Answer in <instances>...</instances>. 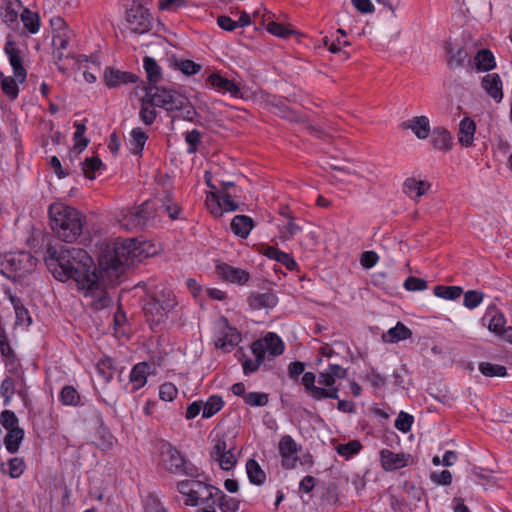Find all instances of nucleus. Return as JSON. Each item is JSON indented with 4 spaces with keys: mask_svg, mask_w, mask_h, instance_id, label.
Listing matches in <instances>:
<instances>
[{
    "mask_svg": "<svg viewBox=\"0 0 512 512\" xmlns=\"http://www.w3.org/2000/svg\"><path fill=\"white\" fill-rule=\"evenodd\" d=\"M217 504L222 512H237L240 501L234 497L225 495L222 491L217 496Z\"/></svg>",
    "mask_w": 512,
    "mask_h": 512,
    "instance_id": "nucleus-48",
    "label": "nucleus"
},
{
    "mask_svg": "<svg viewBox=\"0 0 512 512\" xmlns=\"http://www.w3.org/2000/svg\"><path fill=\"white\" fill-rule=\"evenodd\" d=\"M208 83L215 88L218 92L230 93L233 97H238L240 94V87L233 81L222 77L218 73H212L208 77Z\"/></svg>",
    "mask_w": 512,
    "mask_h": 512,
    "instance_id": "nucleus-24",
    "label": "nucleus"
},
{
    "mask_svg": "<svg viewBox=\"0 0 512 512\" xmlns=\"http://www.w3.org/2000/svg\"><path fill=\"white\" fill-rule=\"evenodd\" d=\"M75 132H74V150H77L79 153L82 152L88 145L89 140L85 137L86 125L82 122L74 123Z\"/></svg>",
    "mask_w": 512,
    "mask_h": 512,
    "instance_id": "nucleus-44",
    "label": "nucleus"
},
{
    "mask_svg": "<svg viewBox=\"0 0 512 512\" xmlns=\"http://www.w3.org/2000/svg\"><path fill=\"white\" fill-rule=\"evenodd\" d=\"M474 64L478 71L488 72L496 67L493 53L489 49H480L474 57Z\"/></svg>",
    "mask_w": 512,
    "mask_h": 512,
    "instance_id": "nucleus-29",
    "label": "nucleus"
},
{
    "mask_svg": "<svg viewBox=\"0 0 512 512\" xmlns=\"http://www.w3.org/2000/svg\"><path fill=\"white\" fill-rule=\"evenodd\" d=\"M431 143L436 150L448 152L453 145L451 133L443 126L434 127L431 132Z\"/></svg>",
    "mask_w": 512,
    "mask_h": 512,
    "instance_id": "nucleus-21",
    "label": "nucleus"
},
{
    "mask_svg": "<svg viewBox=\"0 0 512 512\" xmlns=\"http://www.w3.org/2000/svg\"><path fill=\"white\" fill-rule=\"evenodd\" d=\"M157 468L160 471L176 475L197 478L199 468L191 463L172 443L161 440L157 444Z\"/></svg>",
    "mask_w": 512,
    "mask_h": 512,
    "instance_id": "nucleus-5",
    "label": "nucleus"
},
{
    "mask_svg": "<svg viewBox=\"0 0 512 512\" xmlns=\"http://www.w3.org/2000/svg\"><path fill=\"white\" fill-rule=\"evenodd\" d=\"M177 490L186 497L187 506H199L197 512H216L217 496L221 490L201 480H182Z\"/></svg>",
    "mask_w": 512,
    "mask_h": 512,
    "instance_id": "nucleus-4",
    "label": "nucleus"
},
{
    "mask_svg": "<svg viewBox=\"0 0 512 512\" xmlns=\"http://www.w3.org/2000/svg\"><path fill=\"white\" fill-rule=\"evenodd\" d=\"M217 273L225 280L238 285L246 284L250 279V274L244 269L233 267L226 263L216 266Z\"/></svg>",
    "mask_w": 512,
    "mask_h": 512,
    "instance_id": "nucleus-18",
    "label": "nucleus"
},
{
    "mask_svg": "<svg viewBox=\"0 0 512 512\" xmlns=\"http://www.w3.org/2000/svg\"><path fill=\"white\" fill-rule=\"evenodd\" d=\"M177 306V300L171 290L163 289L154 295H148L143 304V312L149 327L154 332L162 331L168 314Z\"/></svg>",
    "mask_w": 512,
    "mask_h": 512,
    "instance_id": "nucleus-6",
    "label": "nucleus"
},
{
    "mask_svg": "<svg viewBox=\"0 0 512 512\" xmlns=\"http://www.w3.org/2000/svg\"><path fill=\"white\" fill-rule=\"evenodd\" d=\"M478 368L479 371L486 377H504L507 374V369L505 366L493 364L490 362H481Z\"/></svg>",
    "mask_w": 512,
    "mask_h": 512,
    "instance_id": "nucleus-45",
    "label": "nucleus"
},
{
    "mask_svg": "<svg viewBox=\"0 0 512 512\" xmlns=\"http://www.w3.org/2000/svg\"><path fill=\"white\" fill-rule=\"evenodd\" d=\"M0 423L7 431L20 428L18 418L11 410H4L0 415Z\"/></svg>",
    "mask_w": 512,
    "mask_h": 512,
    "instance_id": "nucleus-56",
    "label": "nucleus"
},
{
    "mask_svg": "<svg viewBox=\"0 0 512 512\" xmlns=\"http://www.w3.org/2000/svg\"><path fill=\"white\" fill-rule=\"evenodd\" d=\"M413 421H414V418L412 415L401 411L395 420V427L399 431H401L403 433H407L411 430Z\"/></svg>",
    "mask_w": 512,
    "mask_h": 512,
    "instance_id": "nucleus-55",
    "label": "nucleus"
},
{
    "mask_svg": "<svg viewBox=\"0 0 512 512\" xmlns=\"http://www.w3.org/2000/svg\"><path fill=\"white\" fill-rule=\"evenodd\" d=\"M213 446L210 457L217 462L222 470L229 471L233 469L237 463L236 447L223 436L216 437L212 440Z\"/></svg>",
    "mask_w": 512,
    "mask_h": 512,
    "instance_id": "nucleus-8",
    "label": "nucleus"
},
{
    "mask_svg": "<svg viewBox=\"0 0 512 512\" xmlns=\"http://www.w3.org/2000/svg\"><path fill=\"white\" fill-rule=\"evenodd\" d=\"M126 20L134 34H146L152 29V16L141 3L134 1L126 11Z\"/></svg>",
    "mask_w": 512,
    "mask_h": 512,
    "instance_id": "nucleus-9",
    "label": "nucleus"
},
{
    "mask_svg": "<svg viewBox=\"0 0 512 512\" xmlns=\"http://www.w3.org/2000/svg\"><path fill=\"white\" fill-rule=\"evenodd\" d=\"M145 95L156 107H160L168 112H173V108L176 107L177 101L182 94L176 90L155 85L146 86Z\"/></svg>",
    "mask_w": 512,
    "mask_h": 512,
    "instance_id": "nucleus-10",
    "label": "nucleus"
},
{
    "mask_svg": "<svg viewBox=\"0 0 512 512\" xmlns=\"http://www.w3.org/2000/svg\"><path fill=\"white\" fill-rule=\"evenodd\" d=\"M0 353L7 359L14 356L7 333L2 327H0Z\"/></svg>",
    "mask_w": 512,
    "mask_h": 512,
    "instance_id": "nucleus-63",
    "label": "nucleus"
},
{
    "mask_svg": "<svg viewBox=\"0 0 512 512\" xmlns=\"http://www.w3.org/2000/svg\"><path fill=\"white\" fill-rule=\"evenodd\" d=\"M143 67L147 75L148 86H155L160 82L162 79V71L154 58L145 56L143 58Z\"/></svg>",
    "mask_w": 512,
    "mask_h": 512,
    "instance_id": "nucleus-28",
    "label": "nucleus"
},
{
    "mask_svg": "<svg viewBox=\"0 0 512 512\" xmlns=\"http://www.w3.org/2000/svg\"><path fill=\"white\" fill-rule=\"evenodd\" d=\"M155 107V104H152L146 95L141 99L139 117L144 124L152 125L154 123L157 117Z\"/></svg>",
    "mask_w": 512,
    "mask_h": 512,
    "instance_id": "nucleus-36",
    "label": "nucleus"
},
{
    "mask_svg": "<svg viewBox=\"0 0 512 512\" xmlns=\"http://www.w3.org/2000/svg\"><path fill=\"white\" fill-rule=\"evenodd\" d=\"M144 249L141 242L135 238L116 239L107 243L98 257L100 269L108 277H118L125 268L135 261H141Z\"/></svg>",
    "mask_w": 512,
    "mask_h": 512,
    "instance_id": "nucleus-2",
    "label": "nucleus"
},
{
    "mask_svg": "<svg viewBox=\"0 0 512 512\" xmlns=\"http://www.w3.org/2000/svg\"><path fill=\"white\" fill-rule=\"evenodd\" d=\"M223 323L215 340V346L224 352H231L240 343L241 334L236 328L228 325L227 319L224 318Z\"/></svg>",
    "mask_w": 512,
    "mask_h": 512,
    "instance_id": "nucleus-15",
    "label": "nucleus"
},
{
    "mask_svg": "<svg viewBox=\"0 0 512 512\" xmlns=\"http://www.w3.org/2000/svg\"><path fill=\"white\" fill-rule=\"evenodd\" d=\"M224 407V401L221 396L211 395L202 405V417L211 418Z\"/></svg>",
    "mask_w": 512,
    "mask_h": 512,
    "instance_id": "nucleus-39",
    "label": "nucleus"
},
{
    "mask_svg": "<svg viewBox=\"0 0 512 512\" xmlns=\"http://www.w3.org/2000/svg\"><path fill=\"white\" fill-rule=\"evenodd\" d=\"M151 374V365L147 362L135 364L130 372L129 381L132 385V392H135L147 383V378Z\"/></svg>",
    "mask_w": 512,
    "mask_h": 512,
    "instance_id": "nucleus-20",
    "label": "nucleus"
},
{
    "mask_svg": "<svg viewBox=\"0 0 512 512\" xmlns=\"http://www.w3.org/2000/svg\"><path fill=\"white\" fill-rule=\"evenodd\" d=\"M177 68L185 75H194L197 74L201 70V65L195 63L192 60L186 59L181 60L177 64Z\"/></svg>",
    "mask_w": 512,
    "mask_h": 512,
    "instance_id": "nucleus-61",
    "label": "nucleus"
},
{
    "mask_svg": "<svg viewBox=\"0 0 512 512\" xmlns=\"http://www.w3.org/2000/svg\"><path fill=\"white\" fill-rule=\"evenodd\" d=\"M315 380L316 376L313 372H305L302 376V384L314 400L317 396L316 390L321 389V387L315 385Z\"/></svg>",
    "mask_w": 512,
    "mask_h": 512,
    "instance_id": "nucleus-57",
    "label": "nucleus"
},
{
    "mask_svg": "<svg viewBox=\"0 0 512 512\" xmlns=\"http://www.w3.org/2000/svg\"><path fill=\"white\" fill-rule=\"evenodd\" d=\"M209 211L219 217L223 212H232L238 209V204L231 199L228 193L210 192L206 200Z\"/></svg>",
    "mask_w": 512,
    "mask_h": 512,
    "instance_id": "nucleus-12",
    "label": "nucleus"
},
{
    "mask_svg": "<svg viewBox=\"0 0 512 512\" xmlns=\"http://www.w3.org/2000/svg\"><path fill=\"white\" fill-rule=\"evenodd\" d=\"M45 263L53 276L62 282L72 279L77 288L89 298L95 310L109 307L112 299L96 273L92 257L81 248H64L59 252L53 246L46 250Z\"/></svg>",
    "mask_w": 512,
    "mask_h": 512,
    "instance_id": "nucleus-1",
    "label": "nucleus"
},
{
    "mask_svg": "<svg viewBox=\"0 0 512 512\" xmlns=\"http://www.w3.org/2000/svg\"><path fill=\"white\" fill-rule=\"evenodd\" d=\"M9 300L16 314V323L29 326L32 323V319L28 309L23 305L21 299L16 295H10Z\"/></svg>",
    "mask_w": 512,
    "mask_h": 512,
    "instance_id": "nucleus-33",
    "label": "nucleus"
},
{
    "mask_svg": "<svg viewBox=\"0 0 512 512\" xmlns=\"http://www.w3.org/2000/svg\"><path fill=\"white\" fill-rule=\"evenodd\" d=\"M48 215L51 230L59 240L73 243L82 235L86 217L76 208L55 202L49 206Z\"/></svg>",
    "mask_w": 512,
    "mask_h": 512,
    "instance_id": "nucleus-3",
    "label": "nucleus"
},
{
    "mask_svg": "<svg viewBox=\"0 0 512 512\" xmlns=\"http://www.w3.org/2000/svg\"><path fill=\"white\" fill-rule=\"evenodd\" d=\"M25 470V462L18 457L12 458L9 461V475L12 478L20 477Z\"/></svg>",
    "mask_w": 512,
    "mask_h": 512,
    "instance_id": "nucleus-64",
    "label": "nucleus"
},
{
    "mask_svg": "<svg viewBox=\"0 0 512 512\" xmlns=\"http://www.w3.org/2000/svg\"><path fill=\"white\" fill-rule=\"evenodd\" d=\"M21 21L24 27L31 33L35 34L40 29V17L38 13L25 8L21 13Z\"/></svg>",
    "mask_w": 512,
    "mask_h": 512,
    "instance_id": "nucleus-41",
    "label": "nucleus"
},
{
    "mask_svg": "<svg viewBox=\"0 0 512 512\" xmlns=\"http://www.w3.org/2000/svg\"><path fill=\"white\" fill-rule=\"evenodd\" d=\"M59 401L65 406H78L81 396L74 386L66 385L59 393Z\"/></svg>",
    "mask_w": 512,
    "mask_h": 512,
    "instance_id": "nucleus-38",
    "label": "nucleus"
},
{
    "mask_svg": "<svg viewBox=\"0 0 512 512\" xmlns=\"http://www.w3.org/2000/svg\"><path fill=\"white\" fill-rule=\"evenodd\" d=\"M201 137V132L196 129L185 133V141L188 145V153L193 154L197 151L198 146L201 144Z\"/></svg>",
    "mask_w": 512,
    "mask_h": 512,
    "instance_id": "nucleus-54",
    "label": "nucleus"
},
{
    "mask_svg": "<svg viewBox=\"0 0 512 512\" xmlns=\"http://www.w3.org/2000/svg\"><path fill=\"white\" fill-rule=\"evenodd\" d=\"M4 51L8 56L9 63L13 69V74L19 83H23L26 80L27 72L23 66V59L21 57V51L16 47L12 41H7L4 47Z\"/></svg>",
    "mask_w": 512,
    "mask_h": 512,
    "instance_id": "nucleus-16",
    "label": "nucleus"
},
{
    "mask_svg": "<svg viewBox=\"0 0 512 512\" xmlns=\"http://www.w3.org/2000/svg\"><path fill=\"white\" fill-rule=\"evenodd\" d=\"M475 130V122L468 117L463 118L459 123L458 142L464 147L471 146L473 144Z\"/></svg>",
    "mask_w": 512,
    "mask_h": 512,
    "instance_id": "nucleus-25",
    "label": "nucleus"
},
{
    "mask_svg": "<svg viewBox=\"0 0 512 512\" xmlns=\"http://www.w3.org/2000/svg\"><path fill=\"white\" fill-rule=\"evenodd\" d=\"M24 438V430L22 428L9 430L5 436L4 444L8 452L16 453Z\"/></svg>",
    "mask_w": 512,
    "mask_h": 512,
    "instance_id": "nucleus-37",
    "label": "nucleus"
},
{
    "mask_svg": "<svg viewBox=\"0 0 512 512\" xmlns=\"http://www.w3.org/2000/svg\"><path fill=\"white\" fill-rule=\"evenodd\" d=\"M96 371L99 377L105 383L110 382L114 375V362L110 357L101 358L96 365Z\"/></svg>",
    "mask_w": 512,
    "mask_h": 512,
    "instance_id": "nucleus-42",
    "label": "nucleus"
},
{
    "mask_svg": "<svg viewBox=\"0 0 512 512\" xmlns=\"http://www.w3.org/2000/svg\"><path fill=\"white\" fill-rule=\"evenodd\" d=\"M154 205L145 201L141 205L132 208H123L117 214L119 225L126 231H142L150 226L155 218Z\"/></svg>",
    "mask_w": 512,
    "mask_h": 512,
    "instance_id": "nucleus-7",
    "label": "nucleus"
},
{
    "mask_svg": "<svg viewBox=\"0 0 512 512\" xmlns=\"http://www.w3.org/2000/svg\"><path fill=\"white\" fill-rule=\"evenodd\" d=\"M412 332L402 322H398L393 328H390L382 335V339L386 343H396L401 340L410 338Z\"/></svg>",
    "mask_w": 512,
    "mask_h": 512,
    "instance_id": "nucleus-30",
    "label": "nucleus"
},
{
    "mask_svg": "<svg viewBox=\"0 0 512 512\" xmlns=\"http://www.w3.org/2000/svg\"><path fill=\"white\" fill-rule=\"evenodd\" d=\"M484 294L480 291L469 290L464 294L463 305L468 309L478 307L483 301Z\"/></svg>",
    "mask_w": 512,
    "mask_h": 512,
    "instance_id": "nucleus-51",
    "label": "nucleus"
},
{
    "mask_svg": "<svg viewBox=\"0 0 512 512\" xmlns=\"http://www.w3.org/2000/svg\"><path fill=\"white\" fill-rule=\"evenodd\" d=\"M505 318L501 313L494 314L488 324V329L496 335H501L505 329Z\"/></svg>",
    "mask_w": 512,
    "mask_h": 512,
    "instance_id": "nucleus-60",
    "label": "nucleus"
},
{
    "mask_svg": "<svg viewBox=\"0 0 512 512\" xmlns=\"http://www.w3.org/2000/svg\"><path fill=\"white\" fill-rule=\"evenodd\" d=\"M248 305L254 310H260L263 308L270 309L277 305L278 297L272 291H266L264 293L252 294L247 299Z\"/></svg>",
    "mask_w": 512,
    "mask_h": 512,
    "instance_id": "nucleus-23",
    "label": "nucleus"
},
{
    "mask_svg": "<svg viewBox=\"0 0 512 512\" xmlns=\"http://www.w3.org/2000/svg\"><path fill=\"white\" fill-rule=\"evenodd\" d=\"M244 402L252 407H262L268 403V394L262 392H250L244 396Z\"/></svg>",
    "mask_w": 512,
    "mask_h": 512,
    "instance_id": "nucleus-52",
    "label": "nucleus"
},
{
    "mask_svg": "<svg viewBox=\"0 0 512 512\" xmlns=\"http://www.w3.org/2000/svg\"><path fill=\"white\" fill-rule=\"evenodd\" d=\"M246 472L250 483L262 485L266 480V474L255 459H249L246 463Z\"/></svg>",
    "mask_w": 512,
    "mask_h": 512,
    "instance_id": "nucleus-34",
    "label": "nucleus"
},
{
    "mask_svg": "<svg viewBox=\"0 0 512 512\" xmlns=\"http://www.w3.org/2000/svg\"><path fill=\"white\" fill-rule=\"evenodd\" d=\"M381 467L385 471H395L413 463L410 454L395 453L389 449H382L379 453Z\"/></svg>",
    "mask_w": 512,
    "mask_h": 512,
    "instance_id": "nucleus-13",
    "label": "nucleus"
},
{
    "mask_svg": "<svg viewBox=\"0 0 512 512\" xmlns=\"http://www.w3.org/2000/svg\"><path fill=\"white\" fill-rule=\"evenodd\" d=\"M433 293L435 296L445 300H456L462 295L463 289L460 286L437 285L434 287Z\"/></svg>",
    "mask_w": 512,
    "mask_h": 512,
    "instance_id": "nucleus-43",
    "label": "nucleus"
},
{
    "mask_svg": "<svg viewBox=\"0 0 512 512\" xmlns=\"http://www.w3.org/2000/svg\"><path fill=\"white\" fill-rule=\"evenodd\" d=\"M403 286L407 291H423L428 288V282L415 276H409Z\"/></svg>",
    "mask_w": 512,
    "mask_h": 512,
    "instance_id": "nucleus-59",
    "label": "nucleus"
},
{
    "mask_svg": "<svg viewBox=\"0 0 512 512\" xmlns=\"http://www.w3.org/2000/svg\"><path fill=\"white\" fill-rule=\"evenodd\" d=\"M481 87L495 102L502 101L503 83L501 77L497 73H488L481 80Z\"/></svg>",
    "mask_w": 512,
    "mask_h": 512,
    "instance_id": "nucleus-19",
    "label": "nucleus"
},
{
    "mask_svg": "<svg viewBox=\"0 0 512 512\" xmlns=\"http://www.w3.org/2000/svg\"><path fill=\"white\" fill-rule=\"evenodd\" d=\"M70 41V32L67 30L58 31L53 35L52 45L55 50H66Z\"/></svg>",
    "mask_w": 512,
    "mask_h": 512,
    "instance_id": "nucleus-58",
    "label": "nucleus"
},
{
    "mask_svg": "<svg viewBox=\"0 0 512 512\" xmlns=\"http://www.w3.org/2000/svg\"><path fill=\"white\" fill-rule=\"evenodd\" d=\"M362 444L358 440H351L347 443L338 444L336 446V451L340 456L350 458L356 454H358L362 449Z\"/></svg>",
    "mask_w": 512,
    "mask_h": 512,
    "instance_id": "nucleus-47",
    "label": "nucleus"
},
{
    "mask_svg": "<svg viewBox=\"0 0 512 512\" xmlns=\"http://www.w3.org/2000/svg\"><path fill=\"white\" fill-rule=\"evenodd\" d=\"M278 449L282 457V466L285 469H293L298 460L297 453L301 446L290 435H284L279 441Z\"/></svg>",
    "mask_w": 512,
    "mask_h": 512,
    "instance_id": "nucleus-14",
    "label": "nucleus"
},
{
    "mask_svg": "<svg viewBox=\"0 0 512 512\" xmlns=\"http://www.w3.org/2000/svg\"><path fill=\"white\" fill-rule=\"evenodd\" d=\"M173 111H179V116L186 121H193L197 114L195 108L190 103L189 99L184 95H181V97L177 101L176 107L173 108Z\"/></svg>",
    "mask_w": 512,
    "mask_h": 512,
    "instance_id": "nucleus-40",
    "label": "nucleus"
},
{
    "mask_svg": "<svg viewBox=\"0 0 512 512\" xmlns=\"http://www.w3.org/2000/svg\"><path fill=\"white\" fill-rule=\"evenodd\" d=\"M404 129H410L418 139H426L430 134V122L426 116H415L402 123Z\"/></svg>",
    "mask_w": 512,
    "mask_h": 512,
    "instance_id": "nucleus-22",
    "label": "nucleus"
},
{
    "mask_svg": "<svg viewBox=\"0 0 512 512\" xmlns=\"http://www.w3.org/2000/svg\"><path fill=\"white\" fill-rule=\"evenodd\" d=\"M138 76L131 72L116 70L107 67L104 71V82L110 89L120 87L124 84L136 83Z\"/></svg>",
    "mask_w": 512,
    "mask_h": 512,
    "instance_id": "nucleus-17",
    "label": "nucleus"
},
{
    "mask_svg": "<svg viewBox=\"0 0 512 512\" xmlns=\"http://www.w3.org/2000/svg\"><path fill=\"white\" fill-rule=\"evenodd\" d=\"M429 186L430 185L423 180H417L410 177L403 183V192L410 198L418 200L427 192Z\"/></svg>",
    "mask_w": 512,
    "mask_h": 512,
    "instance_id": "nucleus-26",
    "label": "nucleus"
},
{
    "mask_svg": "<svg viewBox=\"0 0 512 512\" xmlns=\"http://www.w3.org/2000/svg\"><path fill=\"white\" fill-rule=\"evenodd\" d=\"M178 395V389L172 382H165L159 387V397L163 401L171 402Z\"/></svg>",
    "mask_w": 512,
    "mask_h": 512,
    "instance_id": "nucleus-53",
    "label": "nucleus"
},
{
    "mask_svg": "<svg viewBox=\"0 0 512 512\" xmlns=\"http://www.w3.org/2000/svg\"><path fill=\"white\" fill-rule=\"evenodd\" d=\"M19 387V378L13 379L12 377H6L0 384V395L3 398L4 405H10L14 394Z\"/></svg>",
    "mask_w": 512,
    "mask_h": 512,
    "instance_id": "nucleus-35",
    "label": "nucleus"
},
{
    "mask_svg": "<svg viewBox=\"0 0 512 512\" xmlns=\"http://www.w3.org/2000/svg\"><path fill=\"white\" fill-rule=\"evenodd\" d=\"M467 57L468 53L464 48H459L456 51L450 50L447 60L449 68L457 69L462 67Z\"/></svg>",
    "mask_w": 512,
    "mask_h": 512,
    "instance_id": "nucleus-49",
    "label": "nucleus"
},
{
    "mask_svg": "<svg viewBox=\"0 0 512 512\" xmlns=\"http://www.w3.org/2000/svg\"><path fill=\"white\" fill-rule=\"evenodd\" d=\"M285 344L282 339L274 332H268L264 337L257 339L251 345L253 355L263 356L265 360L266 354L274 358L283 354Z\"/></svg>",
    "mask_w": 512,
    "mask_h": 512,
    "instance_id": "nucleus-11",
    "label": "nucleus"
},
{
    "mask_svg": "<svg viewBox=\"0 0 512 512\" xmlns=\"http://www.w3.org/2000/svg\"><path fill=\"white\" fill-rule=\"evenodd\" d=\"M231 230L241 238H247L250 234L254 223L251 217L246 215H236L231 221Z\"/></svg>",
    "mask_w": 512,
    "mask_h": 512,
    "instance_id": "nucleus-27",
    "label": "nucleus"
},
{
    "mask_svg": "<svg viewBox=\"0 0 512 512\" xmlns=\"http://www.w3.org/2000/svg\"><path fill=\"white\" fill-rule=\"evenodd\" d=\"M101 165L102 161L97 156L86 158L85 161L82 163V170L85 177L91 180L94 179L95 171L99 170Z\"/></svg>",
    "mask_w": 512,
    "mask_h": 512,
    "instance_id": "nucleus-50",
    "label": "nucleus"
},
{
    "mask_svg": "<svg viewBox=\"0 0 512 512\" xmlns=\"http://www.w3.org/2000/svg\"><path fill=\"white\" fill-rule=\"evenodd\" d=\"M187 6L186 0H158V9L160 11L174 12L179 8Z\"/></svg>",
    "mask_w": 512,
    "mask_h": 512,
    "instance_id": "nucleus-62",
    "label": "nucleus"
},
{
    "mask_svg": "<svg viewBox=\"0 0 512 512\" xmlns=\"http://www.w3.org/2000/svg\"><path fill=\"white\" fill-rule=\"evenodd\" d=\"M17 82L18 80L15 78V76H1V89L3 93L11 100L16 99L19 94Z\"/></svg>",
    "mask_w": 512,
    "mask_h": 512,
    "instance_id": "nucleus-46",
    "label": "nucleus"
},
{
    "mask_svg": "<svg viewBox=\"0 0 512 512\" xmlns=\"http://www.w3.org/2000/svg\"><path fill=\"white\" fill-rule=\"evenodd\" d=\"M116 438L110 430L101 425L95 434V445L102 451H109L116 443Z\"/></svg>",
    "mask_w": 512,
    "mask_h": 512,
    "instance_id": "nucleus-31",
    "label": "nucleus"
},
{
    "mask_svg": "<svg viewBox=\"0 0 512 512\" xmlns=\"http://www.w3.org/2000/svg\"><path fill=\"white\" fill-rule=\"evenodd\" d=\"M148 139V135L140 127L133 128L130 133L129 146L135 155H141Z\"/></svg>",
    "mask_w": 512,
    "mask_h": 512,
    "instance_id": "nucleus-32",
    "label": "nucleus"
}]
</instances>
